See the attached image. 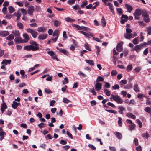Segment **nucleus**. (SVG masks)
Returning <instances> with one entry per match:
<instances>
[{"label":"nucleus","mask_w":151,"mask_h":151,"mask_svg":"<svg viewBox=\"0 0 151 151\" xmlns=\"http://www.w3.org/2000/svg\"><path fill=\"white\" fill-rule=\"evenodd\" d=\"M47 53L51 56H52L55 55L54 52L52 51H47Z\"/></svg>","instance_id":"obj_53"},{"label":"nucleus","mask_w":151,"mask_h":151,"mask_svg":"<svg viewBox=\"0 0 151 151\" xmlns=\"http://www.w3.org/2000/svg\"><path fill=\"white\" fill-rule=\"evenodd\" d=\"M88 4V2L86 0H85L83 1L82 2V3L81 5V7L83 8L84 6Z\"/></svg>","instance_id":"obj_40"},{"label":"nucleus","mask_w":151,"mask_h":151,"mask_svg":"<svg viewBox=\"0 0 151 151\" xmlns=\"http://www.w3.org/2000/svg\"><path fill=\"white\" fill-rule=\"evenodd\" d=\"M30 44L31 46H32L33 48H36L35 50L37 51L39 49V47H38V45L37 44L36 42L33 40H31L30 41Z\"/></svg>","instance_id":"obj_5"},{"label":"nucleus","mask_w":151,"mask_h":151,"mask_svg":"<svg viewBox=\"0 0 151 151\" xmlns=\"http://www.w3.org/2000/svg\"><path fill=\"white\" fill-rule=\"evenodd\" d=\"M142 16L143 17H145L148 15V14L147 11L145 10H142Z\"/></svg>","instance_id":"obj_32"},{"label":"nucleus","mask_w":151,"mask_h":151,"mask_svg":"<svg viewBox=\"0 0 151 151\" xmlns=\"http://www.w3.org/2000/svg\"><path fill=\"white\" fill-rule=\"evenodd\" d=\"M21 11L23 14L25 15L27 14V12L26 10L24 8L21 9Z\"/></svg>","instance_id":"obj_57"},{"label":"nucleus","mask_w":151,"mask_h":151,"mask_svg":"<svg viewBox=\"0 0 151 151\" xmlns=\"http://www.w3.org/2000/svg\"><path fill=\"white\" fill-rule=\"evenodd\" d=\"M107 104L109 105V106L112 107L113 108H115L116 107V106L114 104L110 102H108Z\"/></svg>","instance_id":"obj_55"},{"label":"nucleus","mask_w":151,"mask_h":151,"mask_svg":"<svg viewBox=\"0 0 151 151\" xmlns=\"http://www.w3.org/2000/svg\"><path fill=\"white\" fill-rule=\"evenodd\" d=\"M72 26H73L74 27L76 28L77 29L79 30H81V26H80L76 25L75 24H73L72 25Z\"/></svg>","instance_id":"obj_44"},{"label":"nucleus","mask_w":151,"mask_h":151,"mask_svg":"<svg viewBox=\"0 0 151 151\" xmlns=\"http://www.w3.org/2000/svg\"><path fill=\"white\" fill-rule=\"evenodd\" d=\"M6 38L7 40L11 41L14 39V36L13 34H10Z\"/></svg>","instance_id":"obj_30"},{"label":"nucleus","mask_w":151,"mask_h":151,"mask_svg":"<svg viewBox=\"0 0 151 151\" xmlns=\"http://www.w3.org/2000/svg\"><path fill=\"white\" fill-rule=\"evenodd\" d=\"M136 121L138 124L139 127L141 128L142 126V124L141 122L139 119H137Z\"/></svg>","instance_id":"obj_47"},{"label":"nucleus","mask_w":151,"mask_h":151,"mask_svg":"<svg viewBox=\"0 0 151 151\" xmlns=\"http://www.w3.org/2000/svg\"><path fill=\"white\" fill-rule=\"evenodd\" d=\"M118 123L119 126H121L122 125V119L120 117H119Z\"/></svg>","instance_id":"obj_43"},{"label":"nucleus","mask_w":151,"mask_h":151,"mask_svg":"<svg viewBox=\"0 0 151 151\" xmlns=\"http://www.w3.org/2000/svg\"><path fill=\"white\" fill-rule=\"evenodd\" d=\"M47 34H41L38 36V39L40 40H45L47 38Z\"/></svg>","instance_id":"obj_13"},{"label":"nucleus","mask_w":151,"mask_h":151,"mask_svg":"<svg viewBox=\"0 0 151 151\" xmlns=\"http://www.w3.org/2000/svg\"><path fill=\"white\" fill-rule=\"evenodd\" d=\"M144 46L143 44H141L140 45H136L133 49V50H135L136 52H138Z\"/></svg>","instance_id":"obj_6"},{"label":"nucleus","mask_w":151,"mask_h":151,"mask_svg":"<svg viewBox=\"0 0 151 151\" xmlns=\"http://www.w3.org/2000/svg\"><path fill=\"white\" fill-rule=\"evenodd\" d=\"M12 33L15 37H18L20 36V33L19 31L15 30L12 31Z\"/></svg>","instance_id":"obj_22"},{"label":"nucleus","mask_w":151,"mask_h":151,"mask_svg":"<svg viewBox=\"0 0 151 151\" xmlns=\"http://www.w3.org/2000/svg\"><path fill=\"white\" fill-rule=\"evenodd\" d=\"M60 24V22L57 20H55L54 22V25L55 27L58 26Z\"/></svg>","instance_id":"obj_31"},{"label":"nucleus","mask_w":151,"mask_h":151,"mask_svg":"<svg viewBox=\"0 0 151 151\" xmlns=\"http://www.w3.org/2000/svg\"><path fill=\"white\" fill-rule=\"evenodd\" d=\"M45 124L44 123H41L38 124V126L41 129L44 127Z\"/></svg>","instance_id":"obj_56"},{"label":"nucleus","mask_w":151,"mask_h":151,"mask_svg":"<svg viewBox=\"0 0 151 151\" xmlns=\"http://www.w3.org/2000/svg\"><path fill=\"white\" fill-rule=\"evenodd\" d=\"M125 5L127 10V11L129 12H130L132 10V6L127 4H126Z\"/></svg>","instance_id":"obj_18"},{"label":"nucleus","mask_w":151,"mask_h":151,"mask_svg":"<svg viewBox=\"0 0 151 151\" xmlns=\"http://www.w3.org/2000/svg\"><path fill=\"white\" fill-rule=\"evenodd\" d=\"M68 82V79L67 77H65L64 78V80L63 81V84H67Z\"/></svg>","instance_id":"obj_64"},{"label":"nucleus","mask_w":151,"mask_h":151,"mask_svg":"<svg viewBox=\"0 0 151 151\" xmlns=\"http://www.w3.org/2000/svg\"><path fill=\"white\" fill-rule=\"evenodd\" d=\"M2 12L4 14H6L7 12V8L6 7H4L2 9Z\"/></svg>","instance_id":"obj_63"},{"label":"nucleus","mask_w":151,"mask_h":151,"mask_svg":"<svg viewBox=\"0 0 151 151\" xmlns=\"http://www.w3.org/2000/svg\"><path fill=\"white\" fill-rule=\"evenodd\" d=\"M59 142L60 144L63 145H65L67 143V141L63 140H61Z\"/></svg>","instance_id":"obj_61"},{"label":"nucleus","mask_w":151,"mask_h":151,"mask_svg":"<svg viewBox=\"0 0 151 151\" xmlns=\"http://www.w3.org/2000/svg\"><path fill=\"white\" fill-rule=\"evenodd\" d=\"M126 122L127 123L130 124V125L128 126L129 127V130H132L135 129V124L132 122L131 120L127 119L126 120Z\"/></svg>","instance_id":"obj_4"},{"label":"nucleus","mask_w":151,"mask_h":151,"mask_svg":"<svg viewBox=\"0 0 151 151\" xmlns=\"http://www.w3.org/2000/svg\"><path fill=\"white\" fill-rule=\"evenodd\" d=\"M142 136L143 137L147 139L149 137V134L147 132L146 133L143 134H142Z\"/></svg>","instance_id":"obj_54"},{"label":"nucleus","mask_w":151,"mask_h":151,"mask_svg":"<svg viewBox=\"0 0 151 151\" xmlns=\"http://www.w3.org/2000/svg\"><path fill=\"white\" fill-rule=\"evenodd\" d=\"M111 86V85L108 82H106L105 83V85L104 86V87L107 88H109Z\"/></svg>","instance_id":"obj_50"},{"label":"nucleus","mask_w":151,"mask_h":151,"mask_svg":"<svg viewBox=\"0 0 151 151\" xmlns=\"http://www.w3.org/2000/svg\"><path fill=\"white\" fill-rule=\"evenodd\" d=\"M34 10V8L33 6H29L27 10L28 14L31 16L32 15Z\"/></svg>","instance_id":"obj_9"},{"label":"nucleus","mask_w":151,"mask_h":151,"mask_svg":"<svg viewBox=\"0 0 151 151\" xmlns=\"http://www.w3.org/2000/svg\"><path fill=\"white\" fill-rule=\"evenodd\" d=\"M134 89L136 92L139 91V90L138 88V85L137 84H135L134 86Z\"/></svg>","instance_id":"obj_27"},{"label":"nucleus","mask_w":151,"mask_h":151,"mask_svg":"<svg viewBox=\"0 0 151 151\" xmlns=\"http://www.w3.org/2000/svg\"><path fill=\"white\" fill-rule=\"evenodd\" d=\"M59 31L58 30H55L53 33V36L58 38L59 36Z\"/></svg>","instance_id":"obj_24"},{"label":"nucleus","mask_w":151,"mask_h":151,"mask_svg":"<svg viewBox=\"0 0 151 151\" xmlns=\"http://www.w3.org/2000/svg\"><path fill=\"white\" fill-rule=\"evenodd\" d=\"M88 147L93 150H96V148L92 144H90L88 145Z\"/></svg>","instance_id":"obj_58"},{"label":"nucleus","mask_w":151,"mask_h":151,"mask_svg":"<svg viewBox=\"0 0 151 151\" xmlns=\"http://www.w3.org/2000/svg\"><path fill=\"white\" fill-rule=\"evenodd\" d=\"M6 133L3 131H0V136L1 137L0 139L1 138H4V135H6Z\"/></svg>","instance_id":"obj_41"},{"label":"nucleus","mask_w":151,"mask_h":151,"mask_svg":"<svg viewBox=\"0 0 151 151\" xmlns=\"http://www.w3.org/2000/svg\"><path fill=\"white\" fill-rule=\"evenodd\" d=\"M23 36L25 39V40H24V42H27L30 39L27 33H24L23 35Z\"/></svg>","instance_id":"obj_15"},{"label":"nucleus","mask_w":151,"mask_h":151,"mask_svg":"<svg viewBox=\"0 0 151 151\" xmlns=\"http://www.w3.org/2000/svg\"><path fill=\"white\" fill-rule=\"evenodd\" d=\"M119 88V85L115 84L114 86H112L111 88L114 90L118 89Z\"/></svg>","instance_id":"obj_45"},{"label":"nucleus","mask_w":151,"mask_h":151,"mask_svg":"<svg viewBox=\"0 0 151 151\" xmlns=\"http://www.w3.org/2000/svg\"><path fill=\"white\" fill-rule=\"evenodd\" d=\"M123 45V42L119 43L116 47V49L118 51L120 52L122 50V46Z\"/></svg>","instance_id":"obj_14"},{"label":"nucleus","mask_w":151,"mask_h":151,"mask_svg":"<svg viewBox=\"0 0 151 151\" xmlns=\"http://www.w3.org/2000/svg\"><path fill=\"white\" fill-rule=\"evenodd\" d=\"M8 10L10 13H13L15 10V9L12 6H10L8 7Z\"/></svg>","instance_id":"obj_29"},{"label":"nucleus","mask_w":151,"mask_h":151,"mask_svg":"<svg viewBox=\"0 0 151 151\" xmlns=\"http://www.w3.org/2000/svg\"><path fill=\"white\" fill-rule=\"evenodd\" d=\"M127 83V81L125 80H122L120 82V84L121 85H123L126 84Z\"/></svg>","instance_id":"obj_46"},{"label":"nucleus","mask_w":151,"mask_h":151,"mask_svg":"<svg viewBox=\"0 0 151 151\" xmlns=\"http://www.w3.org/2000/svg\"><path fill=\"white\" fill-rule=\"evenodd\" d=\"M67 134L71 139H73V137L72 134L68 131H66Z\"/></svg>","instance_id":"obj_62"},{"label":"nucleus","mask_w":151,"mask_h":151,"mask_svg":"<svg viewBox=\"0 0 151 151\" xmlns=\"http://www.w3.org/2000/svg\"><path fill=\"white\" fill-rule=\"evenodd\" d=\"M59 51L65 55H67L68 54V52L65 49H60Z\"/></svg>","instance_id":"obj_35"},{"label":"nucleus","mask_w":151,"mask_h":151,"mask_svg":"<svg viewBox=\"0 0 151 151\" xmlns=\"http://www.w3.org/2000/svg\"><path fill=\"white\" fill-rule=\"evenodd\" d=\"M126 116L128 117L132 118L134 119H135L136 116L135 115H134L131 113L129 112L126 114Z\"/></svg>","instance_id":"obj_20"},{"label":"nucleus","mask_w":151,"mask_h":151,"mask_svg":"<svg viewBox=\"0 0 151 151\" xmlns=\"http://www.w3.org/2000/svg\"><path fill=\"white\" fill-rule=\"evenodd\" d=\"M114 134L116 137L119 139H121L122 138V135L121 133L118 132H115Z\"/></svg>","instance_id":"obj_19"},{"label":"nucleus","mask_w":151,"mask_h":151,"mask_svg":"<svg viewBox=\"0 0 151 151\" xmlns=\"http://www.w3.org/2000/svg\"><path fill=\"white\" fill-rule=\"evenodd\" d=\"M133 67L132 64L129 65H127V68L126 70L127 72L131 71Z\"/></svg>","instance_id":"obj_28"},{"label":"nucleus","mask_w":151,"mask_h":151,"mask_svg":"<svg viewBox=\"0 0 151 151\" xmlns=\"http://www.w3.org/2000/svg\"><path fill=\"white\" fill-rule=\"evenodd\" d=\"M17 27L20 29H22L24 28V26L23 24L21 22H18L17 23Z\"/></svg>","instance_id":"obj_33"},{"label":"nucleus","mask_w":151,"mask_h":151,"mask_svg":"<svg viewBox=\"0 0 151 151\" xmlns=\"http://www.w3.org/2000/svg\"><path fill=\"white\" fill-rule=\"evenodd\" d=\"M104 80V79L102 77L99 76L96 79V82L99 83V82L103 81Z\"/></svg>","instance_id":"obj_37"},{"label":"nucleus","mask_w":151,"mask_h":151,"mask_svg":"<svg viewBox=\"0 0 151 151\" xmlns=\"http://www.w3.org/2000/svg\"><path fill=\"white\" fill-rule=\"evenodd\" d=\"M143 17V20L144 21L147 23L148 22H150V19L148 15L145 16Z\"/></svg>","instance_id":"obj_34"},{"label":"nucleus","mask_w":151,"mask_h":151,"mask_svg":"<svg viewBox=\"0 0 151 151\" xmlns=\"http://www.w3.org/2000/svg\"><path fill=\"white\" fill-rule=\"evenodd\" d=\"M79 32L80 33L83 34L86 37H88V36H91V37H93V35L91 33H90V34H88L83 31H79Z\"/></svg>","instance_id":"obj_23"},{"label":"nucleus","mask_w":151,"mask_h":151,"mask_svg":"<svg viewBox=\"0 0 151 151\" xmlns=\"http://www.w3.org/2000/svg\"><path fill=\"white\" fill-rule=\"evenodd\" d=\"M118 109L119 110L118 111L119 113L121 114H123V111H125V108L124 107L121 106H119L118 107Z\"/></svg>","instance_id":"obj_17"},{"label":"nucleus","mask_w":151,"mask_h":151,"mask_svg":"<svg viewBox=\"0 0 151 151\" xmlns=\"http://www.w3.org/2000/svg\"><path fill=\"white\" fill-rule=\"evenodd\" d=\"M111 74L112 76H115L117 74V72L115 70H112L111 72Z\"/></svg>","instance_id":"obj_59"},{"label":"nucleus","mask_w":151,"mask_h":151,"mask_svg":"<svg viewBox=\"0 0 151 151\" xmlns=\"http://www.w3.org/2000/svg\"><path fill=\"white\" fill-rule=\"evenodd\" d=\"M1 107L5 109H6L7 108V106L6 104V103H3L1 106Z\"/></svg>","instance_id":"obj_60"},{"label":"nucleus","mask_w":151,"mask_h":151,"mask_svg":"<svg viewBox=\"0 0 151 151\" xmlns=\"http://www.w3.org/2000/svg\"><path fill=\"white\" fill-rule=\"evenodd\" d=\"M84 46L85 49L88 50L90 51H91V49L89 47V45L87 43H85L84 45Z\"/></svg>","instance_id":"obj_42"},{"label":"nucleus","mask_w":151,"mask_h":151,"mask_svg":"<svg viewBox=\"0 0 151 151\" xmlns=\"http://www.w3.org/2000/svg\"><path fill=\"white\" fill-rule=\"evenodd\" d=\"M101 23L102 24L103 27H104L106 24V22L105 19L104 18V16H102V19H101Z\"/></svg>","instance_id":"obj_26"},{"label":"nucleus","mask_w":151,"mask_h":151,"mask_svg":"<svg viewBox=\"0 0 151 151\" xmlns=\"http://www.w3.org/2000/svg\"><path fill=\"white\" fill-rule=\"evenodd\" d=\"M102 1L109 7V8L111 11L113 9V5L110 3H107L106 2L108 1V0H102Z\"/></svg>","instance_id":"obj_8"},{"label":"nucleus","mask_w":151,"mask_h":151,"mask_svg":"<svg viewBox=\"0 0 151 151\" xmlns=\"http://www.w3.org/2000/svg\"><path fill=\"white\" fill-rule=\"evenodd\" d=\"M12 107L14 109H16L17 108V106L16 104V102L13 101V104H12Z\"/></svg>","instance_id":"obj_52"},{"label":"nucleus","mask_w":151,"mask_h":151,"mask_svg":"<svg viewBox=\"0 0 151 151\" xmlns=\"http://www.w3.org/2000/svg\"><path fill=\"white\" fill-rule=\"evenodd\" d=\"M45 92L47 94H49L52 93V92L50 89L45 88Z\"/></svg>","instance_id":"obj_49"},{"label":"nucleus","mask_w":151,"mask_h":151,"mask_svg":"<svg viewBox=\"0 0 151 151\" xmlns=\"http://www.w3.org/2000/svg\"><path fill=\"white\" fill-rule=\"evenodd\" d=\"M138 37H136L132 41L134 45H136L138 44Z\"/></svg>","instance_id":"obj_36"},{"label":"nucleus","mask_w":151,"mask_h":151,"mask_svg":"<svg viewBox=\"0 0 151 151\" xmlns=\"http://www.w3.org/2000/svg\"><path fill=\"white\" fill-rule=\"evenodd\" d=\"M144 110L145 111L148 113H151V108L150 107H147L145 108Z\"/></svg>","instance_id":"obj_38"},{"label":"nucleus","mask_w":151,"mask_h":151,"mask_svg":"<svg viewBox=\"0 0 151 151\" xmlns=\"http://www.w3.org/2000/svg\"><path fill=\"white\" fill-rule=\"evenodd\" d=\"M9 33L7 31H0V36L2 37H5L8 35Z\"/></svg>","instance_id":"obj_11"},{"label":"nucleus","mask_w":151,"mask_h":151,"mask_svg":"<svg viewBox=\"0 0 151 151\" xmlns=\"http://www.w3.org/2000/svg\"><path fill=\"white\" fill-rule=\"evenodd\" d=\"M81 30H83L84 31L90 30V29L87 27H85L83 26H81Z\"/></svg>","instance_id":"obj_48"},{"label":"nucleus","mask_w":151,"mask_h":151,"mask_svg":"<svg viewBox=\"0 0 151 151\" xmlns=\"http://www.w3.org/2000/svg\"><path fill=\"white\" fill-rule=\"evenodd\" d=\"M102 84L101 83L97 82L95 85V90L97 91H99L101 88Z\"/></svg>","instance_id":"obj_12"},{"label":"nucleus","mask_w":151,"mask_h":151,"mask_svg":"<svg viewBox=\"0 0 151 151\" xmlns=\"http://www.w3.org/2000/svg\"><path fill=\"white\" fill-rule=\"evenodd\" d=\"M14 41L16 44L23 43L24 42V40L19 37L15 38L14 40Z\"/></svg>","instance_id":"obj_10"},{"label":"nucleus","mask_w":151,"mask_h":151,"mask_svg":"<svg viewBox=\"0 0 151 151\" xmlns=\"http://www.w3.org/2000/svg\"><path fill=\"white\" fill-rule=\"evenodd\" d=\"M37 31L40 32H45L46 31V29L45 27H38Z\"/></svg>","instance_id":"obj_16"},{"label":"nucleus","mask_w":151,"mask_h":151,"mask_svg":"<svg viewBox=\"0 0 151 151\" xmlns=\"http://www.w3.org/2000/svg\"><path fill=\"white\" fill-rule=\"evenodd\" d=\"M85 61L86 63L90 65L94 66V63L92 60H86Z\"/></svg>","instance_id":"obj_25"},{"label":"nucleus","mask_w":151,"mask_h":151,"mask_svg":"<svg viewBox=\"0 0 151 151\" xmlns=\"http://www.w3.org/2000/svg\"><path fill=\"white\" fill-rule=\"evenodd\" d=\"M24 50L27 51H30L32 50V51H36L35 50L36 48H33L32 46L30 45H28L25 46L24 47Z\"/></svg>","instance_id":"obj_7"},{"label":"nucleus","mask_w":151,"mask_h":151,"mask_svg":"<svg viewBox=\"0 0 151 151\" xmlns=\"http://www.w3.org/2000/svg\"><path fill=\"white\" fill-rule=\"evenodd\" d=\"M142 10L139 9H137L135 10V12L133 14V15L135 19L136 20L139 19L140 17H139L142 14Z\"/></svg>","instance_id":"obj_2"},{"label":"nucleus","mask_w":151,"mask_h":151,"mask_svg":"<svg viewBox=\"0 0 151 151\" xmlns=\"http://www.w3.org/2000/svg\"><path fill=\"white\" fill-rule=\"evenodd\" d=\"M63 101L64 103L67 104L71 102L69 100L65 97L63 98Z\"/></svg>","instance_id":"obj_39"},{"label":"nucleus","mask_w":151,"mask_h":151,"mask_svg":"<svg viewBox=\"0 0 151 151\" xmlns=\"http://www.w3.org/2000/svg\"><path fill=\"white\" fill-rule=\"evenodd\" d=\"M27 32L29 33H30L33 37L35 38L37 35L38 33L31 28H28L26 30Z\"/></svg>","instance_id":"obj_3"},{"label":"nucleus","mask_w":151,"mask_h":151,"mask_svg":"<svg viewBox=\"0 0 151 151\" xmlns=\"http://www.w3.org/2000/svg\"><path fill=\"white\" fill-rule=\"evenodd\" d=\"M132 33L128 34L125 33L124 35V37L127 39H130V38H131L132 37Z\"/></svg>","instance_id":"obj_21"},{"label":"nucleus","mask_w":151,"mask_h":151,"mask_svg":"<svg viewBox=\"0 0 151 151\" xmlns=\"http://www.w3.org/2000/svg\"><path fill=\"white\" fill-rule=\"evenodd\" d=\"M110 99H113L118 104H122L123 102L122 99L118 95H115L111 94Z\"/></svg>","instance_id":"obj_1"},{"label":"nucleus","mask_w":151,"mask_h":151,"mask_svg":"<svg viewBox=\"0 0 151 151\" xmlns=\"http://www.w3.org/2000/svg\"><path fill=\"white\" fill-rule=\"evenodd\" d=\"M147 29L148 34L150 35L151 34V27L150 26H149Z\"/></svg>","instance_id":"obj_51"}]
</instances>
